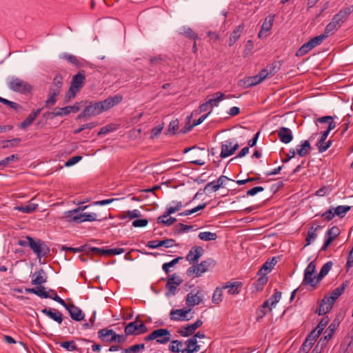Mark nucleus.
<instances>
[{"label": "nucleus", "mask_w": 353, "mask_h": 353, "mask_svg": "<svg viewBox=\"0 0 353 353\" xmlns=\"http://www.w3.org/2000/svg\"><path fill=\"white\" fill-rule=\"evenodd\" d=\"M186 347L182 348L181 350L179 347H182V343L178 341V353L181 351V353H194L195 352H198L200 348V345H197V341L194 337H191L188 339L185 342Z\"/></svg>", "instance_id": "9d476101"}, {"label": "nucleus", "mask_w": 353, "mask_h": 353, "mask_svg": "<svg viewBox=\"0 0 353 353\" xmlns=\"http://www.w3.org/2000/svg\"><path fill=\"white\" fill-rule=\"evenodd\" d=\"M41 109H38L36 111L30 113L26 119L20 124V127L23 129H26L29 127L32 122L35 120L37 117L40 114Z\"/></svg>", "instance_id": "72a5a7b5"}, {"label": "nucleus", "mask_w": 353, "mask_h": 353, "mask_svg": "<svg viewBox=\"0 0 353 353\" xmlns=\"http://www.w3.org/2000/svg\"><path fill=\"white\" fill-rule=\"evenodd\" d=\"M199 238L205 241H214L217 238L216 233L211 232H202L199 234Z\"/></svg>", "instance_id": "864d4df0"}, {"label": "nucleus", "mask_w": 353, "mask_h": 353, "mask_svg": "<svg viewBox=\"0 0 353 353\" xmlns=\"http://www.w3.org/2000/svg\"><path fill=\"white\" fill-rule=\"evenodd\" d=\"M332 265L333 264L332 261H328L323 265L320 270V272L316 276V283L320 282L323 279V278L327 274V273L331 270Z\"/></svg>", "instance_id": "e433bc0d"}, {"label": "nucleus", "mask_w": 353, "mask_h": 353, "mask_svg": "<svg viewBox=\"0 0 353 353\" xmlns=\"http://www.w3.org/2000/svg\"><path fill=\"white\" fill-rule=\"evenodd\" d=\"M326 39V35H323V34L314 37L310 39L308 41L310 43V45H311L312 48H314L316 46L321 45L324 39Z\"/></svg>", "instance_id": "13d9d810"}, {"label": "nucleus", "mask_w": 353, "mask_h": 353, "mask_svg": "<svg viewBox=\"0 0 353 353\" xmlns=\"http://www.w3.org/2000/svg\"><path fill=\"white\" fill-rule=\"evenodd\" d=\"M87 103L88 101H82L77 102L73 105H68L63 108H55L52 112V117L67 116L70 112H77L80 110L81 106L82 105H85Z\"/></svg>", "instance_id": "20e7f679"}, {"label": "nucleus", "mask_w": 353, "mask_h": 353, "mask_svg": "<svg viewBox=\"0 0 353 353\" xmlns=\"http://www.w3.org/2000/svg\"><path fill=\"white\" fill-rule=\"evenodd\" d=\"M30 243H31L30 248L38 258L46 256L50 253V250L43 241L34 239L31 240Z\"/></svg>", "instance_id": "39448f33"}, {"label": "nucleus", "mask_w": 353, "mask_h": 353, "mask_svg": "<svg viewBox=\"0 0 353 353\" xmlns=\"http://www.w3.org/2000/svg\"><path fill=\"white\" fill-rule=\"evenodd\" d=\"M60 346L65 349L67 351L72 352L77 351L79 353H82L81 348L78 347L74 341H66L60 343Z\"/></svg>", "instance_id": "c9c22d12"}, {"label": "nucleus", "mask_w": 353, "mask_h": 353, "mask_svg": "<svg viewBox=\"0 0 353 353\" xmlns=\"http://www.w3.org/2000/svg\"><path fill=\"white\" fill-rule=\"evenodd\" d=\"M281 63L279 61H274L273 63L268 65L265 70L270 77L274 76L281 69Z\"/></svg>", "instance_id": "49530a36"}, {"label": "nucleus", "mask_w": 353, "mask_h": 353, "mask_svg": "<svg viewBox=\"0 0 353 353\" xmlns=\"http://www.w3.org/2000/svg\"><path fill=\"white\" fill-rule=\"evenodd\" d=\"M313 48H312L311 45H310L309 41L304 43L296 52V56L297 57H302L307 53H308L310 51H311Z\"/></svg>", "instance_id": "bf43d9fd"}, {"label": "nucleus", "mask_w": 353, "mask_h": 353, "mask_svg": "<svg viewBox=\"0 0 353 353\" xmlns=\"http://www.w3.org/2000/svg\"><path fill=\"white\" fill-rule=\"evenodd\" d=\"M347 341V342H345L341 345L339 348V353H347L349 347L353 343V338H348Z\"/></svg>", "instance_id": "69168bd1"}, {"label": "nucleus", "mask_w": 353, "mask_h": 353, "mask_svg": "<svg viewBox=\"0 0 353 353\" xmlns=\"http://www.w3.org/2000/svg\"><path fill=\"white\" fill-rule=\"evenodd\" d=\"M125 333L126 336L128 335H138V327H137V322L132 321L129 323L125 327Z\"/></svg>", "instance_id": "c03bdc74"}, {"label": "nucleus", "mask_w": 353, "mask_h": 353, "mask_svg": "<svg viewBox=\"0 0 353 353\" xmlns=\"http://www.w3.org/2000/svg\"><path fill=\"white\" fill-rule=\"evenodd\" d=\"M340 26H339L332 19V21L326 26L323 35H326V38H327L330 35L332 34L335 31H336Z\"/></svg>", "instance_id": "8fccbe9b"}, {"label": "nucleus", "mask_w": 353, "mask_h": 353, "mask_svg": "<svg viewBox=\"0 0 353 353\" xmlns=\"http://www.w3.org/2000/svg\"><path fill=\"white\" fill-rule=\"evenodd\" d=\"M41 312L57 322L59 325H61L65 319L62 313L56 309L44 308L41 310Z\"/></svg>", "instance_id": "f3484780"}, {"label": "nucleus", "mask_w": 353, "mask_h": 353, "mask_svg": "<svg viewBox=\"0 0 353 353\" xmlns=\"http://www.w3.org/2000/svg\"><path fill=\"white\" fill-rule=\"evenodd\" d=\"M203 252V249L199 246H194L191 248L186 256V259L190 263H194L198 261Z\"/></svg>", "instance_id": "bb28decb"}, {"label": "nucleus", "mask_w": 353, "mask_h": 353, "mask_svg": "<svg viewBox=\"0 0 353 353\" xmlns=\"http://www.w3.org/2000/svg\"><path fill=\"white\" fill-rule=\"evenodd\" d=\"M347 285V282H343L342 285L331 292V299L336 301L344 292L345 288Z\"/></svg>", "instance_id": "3c124183"}, {"label": "nucleus", "mask_w": 353, "mask_h": 353, "mask_svg": "<svg viewBox=\"0 0 353 353\" xmlns=\"http://www.w3.org/2000/svg\"><path fill=\"white\" fill-rule=\"evenodd\" d=\"M282 293L277 290H274V294L268 299L271 306H274L281 299Z\"/></svg>", "instance_id": "680f3d73"}, {"label": "nucleus", "mask_w": 353, "mask_h": 353, "mask_svg": "<svg viewBox=\"0 0 353 353\" xmlns=\"http://www.w3.org/2000/svg\"><path fill=\"white\" fill-rule=\"evenodd\" d=\"M61 58L67 60L68 62L71 63L77 67L83 66V59H79L77 57L70 54H63L61 57Z\"/></svg>", "instance_id": "a19ab883"}, {"label": "nucleus", "mask_w": 353, "mask_h": 353, "mask_svg": "<svg viewBox=\"0 0 353 353\" xmlns=\"http://www.w3.org/2000/svg\"><path fill=\"white\" fill-rule=\"evenodd\" d=\"M126 334H118L114 330L113 333L111 334L110 343L117 342L118 343L122 344L127 341Z\"/></svg>", "instance_id": "5fc2aeb1"}, {"label": "nucleus", "mask_w": 353, "mask_h": 353, "mask_svg": "<svg viewBox=\"0 0 353 353\" xmlns=\"http://www.w3.org/2000/svg\"><path fill=\"white\" fill-rule=\"evenodd\" d=\"M321 332L316 329H314L311 332V333L307 336L305 341H307L310 344L313 345L316 339L319 336Z\"/></svg>", "instance_id": "0e129e2a"}, {"label": "nucleus", "mask_w": 353, "mask_h": 353, "mask_svg": "<svg viewBox=\"0 0 353 353\" xmlns=\"http://www.w3.org/2000/svg\"><path fill=\"white\" fill-rule=\"evenodd\" d=\"M204 294L202 290H198L196 293L190 292L186 296V304L189 306L199 305L203 300Z\"/></svg>", "instance_id": "a211bd4d"}, {"label": "nucleus", "mask_w": 353, "mask_h": 353, "mask_svg": "<svg viewBox=\"0 0 353 353\" xmlns=\"http://www.w3.org/2000/svg\"><path fill=\"white\" fill-rule=\"evenodd\" d=\"M38 207V204L29 202V203L24 206H17L15 209L23 213L30 214L34 212Z\"/></svg>", "instance_id": "79ce46f5"}, {"label": "nucleus", "mask_w": 353, "mask_h": 353, "mask_svg": "<svg viewBox=\"0 0 353 353\" xmlns=\"http://www.w3.org/2000/svg\"><path fill=\"white\" fill-rule=\"evenodd\" d=\"M340 234L339 228L337 226H333L330 228L325 234L324 244L321 250H326L327 247L333 242L335 238Z\"/></svg>", "instance_id": "f8f14e48"}, {"label": "nucleus", "mask_w": 353, "mask_h": 353, "mask_svg": "<svg viewBox=\"0 0 353 353\" xmlns=\"http://www.w3.org/2000/svg\"><path fill=\"white\" fill-rule=\"evenodd\" d=\"M239 148V145L237 142H235L234 139L226 140L221 145L220 157L224 159L233 154Z\"/></svg>", "instance_id": "423d86ee"}, {"label": "nucleus", "mask_w": 353, "mask_h": 353, "mask_svg": "<svg viewBox=\"0 0 353 353\" xmlns=\"http://www.w3.org/2000/svg\"><path fill=\"white\" fill-rule=\"evenodd\" d=\"M326 39V35H323V34L314 37L310 39L308 41L310 43V45H311L312 48H314L316 46L321 45L324 39Z\"/></svg>", "instance_id": "4d7b16f0"}, {"label": "nucleus", "mask_w": 353, "mask_h": 353, "mask_svg": "<svg viewBox=\"0 0 353 353\" xmlns=\"http://www.w3.org/2000/svg\"><path fill=\"white\" fill-rule=\"evenodd\" d=\"M316 277L314 276L313 272H304V278L303 284L310 285L314 287L318 283H316Z\"/></svg>", "instance_id": "de8ad7c7"}, {"label": "nucleus", "mask_w": 353, "mask_h": 353, "mask_svg": "<svg viewBox=\"0 0 353 353\" xmlns=\"http://www.w3.org/2000/svg\"><path fill=\"white\" fill-rule=\"evenodd\" d=\"M210 112H211V110L209 112H208L207 114L201 116L199 119L194 121L192 125L183 128L180 130V132L183 133V134H185L186 132L190 131L193 128V127L201 124L208 117V115L210 114Z\"/></svg>", "instance_id": "a18cd8bd"}, {"label": "nucleus", "mask_w": 353, "mask_h": 353, "mask_svg": "<svg viewBox=\"0 0 353 353\" xmlns=\"http://www.w3.org/2000/svg\"><path fill=\"white\" fill-rule=\"evenodd\" d=\"M216 265V261L212 259H208L196 265H192L188 270L190 275L195 274V276H201L202 274L208 271Z\"/></svg>", "instance_id": "7ed1b4c3"}, {"label": "nucleus", "mask_w": 353, "mask_h": 353, "mask_svg": "<svg viewBox=\"0 0 353 353\" xmlns=\"http://www.w3.org/2000/svg\"><path fill=\"white\" fill-rule=\"evenodd\" d=\"M230 179L225 176L221 175L219 177L217 181H214L212 182L208 183L205 188H203V192L206 190H209L210 187L213 185V192H216L220 188L223 187V184L226 181H230Z\"/></svg>", "instance_id": "393cba45"}, {"label": "nucleus", "mask_w": 353, "mask_h": 353, "mask_svg": "<svg viewBox=\"0 0 353 353\" xmlns=\"http://www.w3.org/2000/svg\"><path fill=\"white\" fill-rule=\"evenodd\" d=\"M88 205L85 206H79L74 210L66 211L64 212V218L66 221H68L69 216H74L75 215H78L79 214L83 213V211L85 210Z\"/></svg>", "instance_id": "09e8293b"}, {"label": "nucleus", "mask_w": 353, "mask_h": 353, "mask_svg": "<svg viewBox=\"0 0 353 353\" xmlns=\"http://www.w3.org/2000/svg\"><path fill=\"white\" fill-rule=\"evenodd\" d=\"M277 260L276 257L269 258L262 265L259 270V274H266L268 272H270L273 269L274 265L276 264Z\"/></svg>", "instance_id": "c85d7f7f"}, {"label": "nucleus", "mask_w": 353, "mask_h": 353, "mask_svg": "<svg viewBox=\"0 0 353 353\" xmlns=\"http://www.w3.org/2000/svg\"><path fill=\"white\" fill-rule=\"evenodd\" d=\"M163 129V123L154 127L151 130L150 138L154 139V138L157 137L159 134H161Z\"/></svg>", "instance_id": "338daca9"}, {"label": "nucleus", "mask_w": 353, "mask_h": 353, "mask_svg": "<svg viewBox=\"0 0 353 353\" xmlns=\"http://www.w3.org/2000/svg\"><path fill=\"white\" fill-rule=\"evenodd\" d=\"M181 34L193 40H195L196 39L198 38L197 34L195 32H194L190 28H183Z\"/></svg>", "instance_id": "e2e57ef3"}, {"label": "nucleus", "mask_w": 353, "mask_h": 353, "mask_svg": "<svg viewBox=\"0 0 353 353\" xmlns=\"http://www.w3.org/2000/svg\"><path fill=\"white\" fill-rule=\"evenodd\" d=\"M261 82L259 81V77H257V75H255L252 77H248L240 80L239 82V85L248 88L258 85Z\"/></svg>", "instance_id": "cd10ccee"}, {"label": "nucleus", "mask_w": 353, "mask_h": 353, "mask_svg": "<svg viewBox=\"0 0 353 353\" xmlns=\"http://www.w3.org/2000/svg\"><path fill=\"white\" fill-rule=\"evenodd\" d=\"M85 81V72L84 70H81L77 74L72 77L70 87L77 92H79L83 86Z\"/></svg>", "instance_id": "4468645a"}, {"label": "nucleus", "mask_w": 353, "mask_h": 353, "mask_svg": "<svg viewBox=\"0 0 353 353\" xmlns=\"http://www.w3.org/2000/svg\"><path fill=\"white\" fill-rule=\"evenodd\" d=\"M123 100L121 95H114L113 97H109L106 99L98 101L101 112L107 111L112 108L114 105L119 103Z\"/></svg>", "instance_id": "1a4fd4ad"}, {"label": "nucleus", "mask_w": 353, "mask_h": 353, "mask_svg": "<svg viewBox=\"0 0 353 353\" xmlns=\"http://www.w3.org/2000/svg\"><path fill=\"white\" fill-rule=\"evenodd\" d=\"M213 98L208 101V103L210 105L211 108L217 106L219 102L225 99V94L221 92H217L213 94Z\"/></svg>", "instance_id": "ea45409f"}, {"label": "nucleus", "mask_w": 353, "mask_h": 353, "mask_svg": "<svg viewBox=\"0 0 353 353\" xmlns=\"http://www.w3.org/2000/svg\"><path fill=\"white\" fill-rule=\"evenodd\" d=\"M25 292L26 293H31L37 295L39 297L44 299L51 298L48 292L45 291V288L43 286H39L37 288H26Z\"/></svg>", "instance_id": "7c9ffc66"}, {"label": "nucleus", "mask_w": 353, "mask_h": 353, "mask_svg": "<svg viewBox=\"0 0 353 353\" xmlns=\"http://www.w3.org/2000/svg\"><path fill=\"white\" fill-rule=\"evenodd\" d=\"M63 83V77L61 74H56L52 85L49 88L48 99L45 101V107L50 108L55 105L57 102L56 97L59 95Z\"/></svg>", "instance_id": "f257e3e1"}, {"label": "nucleus", "mask_w": 353, "mask_h": 353, "mask_svg": "<svg viewBox=\"0 0 353 353\" xmlns=\"http://www.w3.org/2000/svg\"><path fill=\"white\" fill-rule=\"evenodd\" d=\"M8 87L10 90L22 94L31 92L32 86L26 81L16 77H12L8 79Z\"/></svg>", "instance_id": "f03ea898"}, {"label": "nucleus", "mask_w": 353, "mask_h": 353, "mask_svg": "<svg viewBox=\"0 0 353 353\" xmlns=\"http://www.w3.org/2000/svg\"><path fill=\"white\" fill-rule=\"evenodd\" d=\"M154 340L160 344H165L171 339L170 331L168 329H157L154 330Z\"/></svg>", "instance_id": "2eb2a0df"}, {"label": "nucleus", "mask_w": 353, "mask_h": 353, "mask_svg": "<svg viewBox=\"0 0 353 353\" xmlns=\"http://www.w3.org/2000/svg\"><path fill=\"white\" fill-rule=\"evenodd\" d=\"M192 309H178V320L189 321L192 319Z\"/></svg>", "instance_id": "37998d69"}, {"label": "nucleus", "mask_w": 353, "mask_h": 353, "mask_svg": "<svg viewBox=\"0 0 353 353\" xmlns=\"http://www.w3.org/2000/svg\"><path fill=\"white\" fill-rule=\"evenodd\" d=\"M203 324V322L201 319H197L196 321L192 324H188L185 326L181 327L180 330L178 331L183 336H188L192 334L195 330L201 327Z\"/></svg>", "instance_id": "6ab92c4d"}, {"label": "nucleus", "mask_w": 353, "mask_h": 353, "mask_svg": "<svg viewBox=\"0 0 353 353\" xmlns=\"http://www.w3.org/2000/svg\"><path fill=\"white\" fill-rule=\"evenodd\" d=\"M274 19V14L273 15L270 14L269 16H268L265 18V19L261 26V31L259 33V37H262L263 32H268L271 30L272 25H273Z\"/></svg>", "instance_id": "2f4dec72"}, {"label": "nucleus", "mask_w": 353, "mask_h": 353, "mask_svg": "<svg viewBox=\"0 0 353 353\" xmlns=\"http://www.w3.org/2000/svg\"><path fill=\"white\" fill-rule=\"evenodd\" d=\"M312 147L309 141H304L296 147V153L301 157H305L311 150Z\"/></svg>", "instance_id": "473e14b6"}, {"label": "nucleus", "mask_w": 353, "mask_h": 353, "mask_svg": "<svg viewBox=\"0 0 353 353\" xmlns=\"http://www.w3.org/2000/svg\"><path fill=\"white\" fill-rule=\"evenodd\" d=\"M125 250L123 248H113V249H104V248H93L92 252L93 254L95 255H118L123 253Z\"/></svg>", "instance_id": "b1692460"}, {"label": "nucleus", "mask_w": 353, "mask_h": 353, "mask_svg": "<svg viewBox=\"0 0 353 353\" xmlns=\"http://www.w3.org/2000/svg\"><path fill=\"white\" fill-rule=\"evenodd\" d=\"M277 135L279 140L283 143H289L293 139L292 130L286 127H281L277 130Z\"/></svg>", "instance_id": "aec40b11"}, {"label": "nucleus", "mask_w": 353, "mask_h": 353, "mask_svg": "<svg viewBox=\"0 0 353 353\" xmlns=\"http://www.w3.org/2000/svg\"><path fill=\"white\" fill-rule=\"evenodd\" d=\"M88 104L86 105L83 111L79 114L77 117L78 119H83V118H90L91 117H94L101 113V110L98 102H95L92 103V102H88L86 103Z\"/></svg>", "instance_id": "0eeeda50"}, {"label": "nucleus", "mask_w": 353, "mask_h": 353, "mask_svg": "<svg viewBox=\"0 0 353 353\" xmlns=\"http://www.w3.org/2000/svg\"><path fill=\"white\" fill-rule=\"evenodd\" d=\"M335 127V123L332 122L330 123L327 130L321 133V139L316 143V147L318 149L320 148L325 143V141L326 140L330 132L332 130H333Z\"/></svg>", "instance_id": "4c0bfd02"}, {"label": "nucleus", "mask_w": 353, "mask_h": 353, "mask_svg": "<svg viewBox=\"0 0 353 353\" xmlns=\"http://www.w3.org/2000/svg\"><path fill=\"white\" fill-rule=\"evenodd\" d=\"M65 309L68 310L72 320L76 321H81L84 319L85 314L83 312L73 303L68 304Z\"/></svg>", "instance_id": "dca6fc26"}, {"label": "nucleus", "mask_w": 353, "mask_h": 353, "mask_svg": "<svg viewBox=\"0 0 353 353\" xmlns=\"http://www.w3.org/2000/svg\"><path fill=\"white\" fill-rule=\"evenodd\" d=\"M334 302V300L331 299V296H325L317 311L319 315H324L327 313L332 309Z\"/></svg>", "instance_id": "412c9836"}, {"label": "nucleus", "mask_w": 353, "mask_h": 353, "mask_svg": "<svg viewBox=\"0 0 353 353\" xmlns=\"http://www.w3.org/2000/svg\"><path fill=\"white\" fill-rule=\"evenodd\" d=\"M242 283L240 281L228 282L222 286V288L228 289V292L230 294H238L240 293L242 288Z\"/></svg>", "instance_id": "a878e982"}, {"label": "nucleus", "mask_w": 353, "mask_h": 353, "mask_svg": "<svg viewBox=\"0 0 353 353\" xmlns=\"http://www.w3.org/2000/svg\"><path fill=\"white\" fill-rule=\"evenodd\" d=\"M48 275L43 269L34 272L32 276V284L41 286L42 284L47 282Z\"/></svg>", "instance_id": "5701e85b"}, {"label": "nucleus", "mask_w": 353, "mask_h": 353, "mask_svg": "<svg viewBox=\"0 0 353 353\" xmlns=\"http://www.w3.org/2000/svg\"><path fill=\"white\" fill-rule=\"evenodd\" d=\"M321 228H322V226L321 225H317L316 227L312 226L309 228L307 236L305 238L306 243L304 245V248L310 245L311 243L316 239V231Z\"/></svg>", "instance_id": "c756f323"}, {"label": "nucleus", "mask_w": 353, "mask_h": 353, "mask_svg": "<svg viewBox=\"0 0 353 353\" xmlns=\"http://www.w3.org/2000/svg\"><path fill=\"white\" fill-rule=\"evenodd\" d=\"M350 209L351 207L349 205H339L336 208H334L335 215L340 218L344 217Z\"/></svg>", "instance_id": "603ef678"}, {"label": "nucleus", "mask_w": 353, "mask_h": 353, "mask_svg": "<svg viewBox=\"0 0 353 353\" xmlns=\"http://www.w3.org/2000/svg\"><path fill=\"white\" fill-rule=\"evenodd\" d=\"M223 288H216V290L214 292L213 296H212V302L215 304H218L223 300V293L222 290Z\"/></svg>", "instance_id": "052dcab7"}, {"label": "nucleus", "mask_w": 353, "mask_h": 353, "mask_svg": "<svg viewBox=\"0 0 353 353\" xmlns=\"http://www.w3.org/2000/svg\"><path fill=\"white\" fill-rule=\"evenodd\" d=\"M352 7L345 8L341 10H340L334 16L332 20L336 23L339 26L341 27V24L344 23L352 13Z\"/></svg>", "instance_id": "4be33fe9"}, {"label": "nucleus", "mask_w": 353, "mask_h": 353, "mask_svg": "<svg viewBox=\"0 0 353 353\" xmlns=\"http://www.w3.org/2000/svg\"><path fill=\"white\" fill-rule=\"evenodd\" d=\"M337 325L332 323H331L328 327L325 330L324 332V336L328 337V339H331L336 330Z\"/></svg>", "instance_id": "774afa93"}, {"label": "nucleus", "mask_w": 353, "mask_h": 353, "mask_svg": "<svg viewBox=\"0 0 353 353\" xmlns=\"http://www.w3.org/2000/svg\"><path fill=\"white\" fill-rule=\"evenodd\" d=\"M166 292L165 296L170 297L175 295L176 292V274H169L166 279L165 286Z\"/></svg>", "instance_id": "9b49d317"}, {"label": "nucleus", "mask_w": 353, "mask_h": 353, "mask_svg": "<svg viewBox=\"0 0 353 353\" xmlns=\"http://www.w3.org/2000/svg\"><path fill=\"white\" fill-rule=\"evenodd\" d=\"M113 333V330H109L107 328H103L98 332V337L102 341L110 343V336L111 334Z\"/></svg>", "instance_id": "58836bf2"}, {"label": "nucleus", "mask_w": 353, "mask_h": 353, "mask_svg": "<svg viewBox=\"0 0 353 353\" xmlns=\"http://www.w3.org/2000/svg\"><path fill=\"white\" fill-rule=\"evenodd\" d=\"M0 102L8 105L10 108L15 110L16 111H21L23 110V108L19 103L9 101V100L4 99L1 97H0Z\"/></svg>", "instance_id": "6e6d98bb"}, {"label": "nucleus", "mask_w": 353, "mask_h": 353, "mask_svg": "<svg viewBox=\"0 0 353 353\" xmlns=\"http://www.w3.org/2000/svg\"><path fill=\"white\" fill-rule=\"evenodd\" d=\"M68 221L70 223L74 222L76 223H81L85 221H101L102 219H98L97 215L95 213L83 212L74 216H69Z\"/></svg>", "instance_id": "6e6552de"}, {"label": "nucleus", "mask_w": 353, "mask_h": 353, "mask_svg": "<svg viewBox=\"0 0 353 353\" xmlns=\"http://www.w3.org/2000/svg\"><path fill=\"white\" fill-rule=\"evenodd\" d=\"M244 29V25L242 23L239 26H238L232 32L230 40H229V46H233L236 41L239 39L240 37L241 32H243Z\"/></svg>", "instance_id": "f704fd0d"}, {"label": "nucleus", "mask_w": 353, "mask_h": 353, "mask_svg": "<svg viewBox=\"0 0 353 353\" xmlns=\"http://www.w3.org/2000/svg\"><path fill=\"white\" fill-rule=\"evenodd\" d=\"M175 212H176V206L167 208L163 214L157 218V223H163L167 226L172 225L176 221V219L170 216L167 219H165V217H168L171 214Z\"/></svg>", "instance_id": "ddd939ff"}]
</instances>
